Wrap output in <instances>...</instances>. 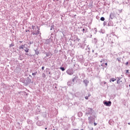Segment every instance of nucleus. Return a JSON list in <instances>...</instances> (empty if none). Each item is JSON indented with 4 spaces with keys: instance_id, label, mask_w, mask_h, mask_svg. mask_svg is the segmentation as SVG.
Returning <instances> with one entry per match:
<instances>
[{
    "instance_id": "obj_9",
    "label": "nucleus",
    "mask_w": 130,
    "mask_h": 130,
    "mask_svg": "<svg viewBox=\"0 0 130 130\" xmlns=\"http://www.w3.org/2000/svg\"><path fill=\"white\" fill-rule=\"evenodd\" d=\"M93 119V117H88V122L89 123H92V120Z\"/></svg>"
},
{
    "instance_id": "obj_25",
    "label": "nucleus",
    "mask_w": 130,
    "mask_h": 130,
    "mask_svg": "<svg viewBox=\"0 0 130 130\" xmlns=\"http://www.w3.org/2000/svg\"><path fill=\"white\" fill-rule=\"evenodd\" d=\"M14 44H11L10 45L9 47H13V46H14Z\"/></svg>"
},
{
    "instance_id": "obj_53",
    "label": "nucleus",
    "mask_w": 130,
    "mask_h": 130,
    "mask_svg": "<svg viewBox=\"0 0 130 130\" xmlns=\"http://www.w3.org/2000/svg\"><path fill=\"white\" fill-rule=\"evenodd\" d=\"M129 87H130V84L129 85Z\"/></svg>"
},
{
    "instance_id": "obj_44",
    "label": "nucleus",
    "mask_w": 130,
    "mask_h": 130,
    "mask_svg": "<svg viewBox=\"0 0 130 130\" xmlns=\"http://www.w3.org/2000/svg\"><path fill=\"white\" fill-rule=\"evenodd\" d=\"M95 54H96V55H98V53H96Z\"/></svg>"
},
{
    "instance_id": "obj_47",
    "label": "nucleus",
    "mask_w": 130,
    "mask_h": 130,
    "mask_svg": "<svg viewBox=\"0 0 130 130\" xmlns=\"http://www.w3.org/2000/svg\"><path fill=\"white\" fill-rule=\"evenodd\" d=\"M92 52H94V50H92Z\"/></svg>"
},
{
    "instance_id": "obj_40",
    "label": "nucleus",
    "mask_w": 130,
    "mask_h": 130,
    "mask_svg": "<svg viewBox=\"0 0 130 130\" xmlns=\"http://www.w3.org/2000/svg\"><path fill=\"white\" fill-rule=\"evenodd\" d=\"M122 81L120 80V83H122Z\"/></svg>"
},
{
    "instance_id": "obj_33",
    "label": "nucleus",
    "mask_w": 130,
    "mask_h": 130,
    "mask_svg": "<svg viewBox=\"0 0 130 130\" xmlns=\"http://www.w3.org/2000/svg\"><path fill=\"white\" fill-rule=\"evenodd\" d=\"M52 29H53V27L51 26V28H50V30H52Z\"/></svg>"
},
{
    "instance_id": "obj_15",
    "label": "nucleus",
    "mask_w": 130,
    "mask_h": 130,
    "mask_svg": "<svg viewBox=\"0 0 130 130\" xmlns=\"http://www.w3.org/2000/svg\"><path fill=\"white\" fill-rule=\"evenodd\" d=\"M78 46H79V47H80V48H82V49H84V47H83V45H82L81 43H79Z\"/></svg>"
},
{
    "instance_id": "obj_49",
    "label": "nucleus",
    "mask_w": 130,
    "mask_h": 130,
    "mask_svg": "<svg viewBox=\"0 0 130 130\" xmlns=\"http://www.w3.org/2000/svg\"><path fill=\"white\" fill-rule=\"evenodd\" d=\"M79 40H80V39H78V41H79Z\"/></svg>"
},
{
    "instance_id": "obj_17",
    "label": "nucleus",
    "mask_w": 130,
    "mask_h": 130,
    "mask_svg": "<svg viewBox=\"0 0 130 130\" xmlns=\"http://www.w3.org/2000/svg\"><path fill=\"white\" fill-rule=\"evenodd\" d=\"M35 53L37 54V55H38L39 54V51H38V50H36L35 51Z\"/></svg>"
},
{
    "instance_id": "obj_18",
    "label": "nucleus",
    "mask_w": 130,
    "mask_h": 130,
    "mask_svg": "<svg viewBox=\"0 0 130 130\" xmlns=\"http://www.w3.org/2000/svg\"><path fill=\"white\" fill-rule=\"evenodd\" d=\"M68 86H72V81H70L68 82Z\"/></svg>"
},
{
    "instance_id": "obj_7",
    "label": "nucleus",
    "mask_w": 130,
    "mask_h": 130,
    "mask_svg": "<svg viewBox=\"0 0 130 130\" xmlns=\"http://www.w3.org/2000/svg\"><path fill=\"white\" fill-rule=\"evenodd\" d=\"M27 46V45L24 44V45H22L21 46H19V49H24V48H25V47Z\"/></svg>"
},
{
    "instance_id": "obj_31",
    "label": "nucleus",
    "mask_w": 130,
    "mask_h": 130,
    "mask_svg": "<svg viewBox=\"0 0 130 130\" xmlns=\"http://www.w3.org/2000/svg\"><path fill=\"white\" fill-rule=\"evenodd\" d=\"M29 44H30V45H31V44H33V42H30V43H29Z\"/></svg>"
},
{
    "instance_id": "obj_20",
    "label": "nucleus",
    "mask_w": 130,
    "mask_h": 130,
    "mask_svg": "<svg viewBox=\"0 0 130 130\" xmlns=\"http://www.w3.org/2000/svg\"><path fill=\"white\" fill-rule=\"evenodd\" d=\"M105 18L104 17H102L101 18V21H105Z\"/></svg>"
},
{
    "instance_id": "obj_46",
    "label": "nucleus",
    "mask_w": 130,
    "mask_h": 130,
    "mask_svg": "<svg viewBox=\"0 0 130 130\" xmlns=\"http://www.w3.org/2000/svg\"><path fill=\"white\" fill-rule=\"evenodd\" d=\"M104 84H106V82H104Z\"/></svg>"
},
{
    "instance_id": "obj_29",
    "label": "nucleus",
    "mask_w": 130,
    "mask_h": 130,
    "mask_svg": "<svg viewBox=\"0 0 130 130\" xmlns=\"http://www.w3.org/2000/svg\"><path fill=\"white\" fill-rule=\"evenodd\" d=\"M46 54V56H47V57H48V56H49V54H48V53H47V54Z\"/></svg>"
},
{
    "instance_id": "obj_21",
    "label": "nucleus",
    "mask_w": 130,
    "mask_h": 130,
    "mask_svg": "<svg viewBox=\"0 0 130 130\" xmlns=\"http://www.w3.org/2000/svg\"><path fill=\"white\" fill-rule=\"evenodd\" d=\"M42 77L43 78H45L46 77V75H45V73L42 74Z\"/></svg>"
},
{
    "instance_id": "obj_28",
    "label": "nucleus",
    "mask_w": 130,
    "mask_h": 130,
    "mask_svg": "<svg viewBox=\"0 0 130 130\" xmlns=\"http://www.w3.org/2000/svg\"><path fill=\"white\" fill-rule=\"evenodd\" d=\"M85 99L86 100H88L89 99V96H85Z\"/></svg>"
},
{
    "instance_id": "obj_23",
    "label": "nucleus",
    "mask_w": 130,
    "mask_h": 130,
    "mask_svg": "<svg viewBox=\"0 0 130 130\" xmlns=\"http://www.w3.org/2000/svg\"><path fill=\"white\" fill-rule=\"evenodd\" d=\"M76 80H77V77H74V79L72 80V81L74 82H75V81H76Z\"/></svg>"
},
{
    "instance_id": "obj_1",
    "label": "nucleus",
    "mask_w": 130,
    "mask_h": 130,
    "mask_svg": "<svg viewBox=\"0 0 130 130\" xmlns=\"http://www.w3.org/2000/svg\"><path fill=\"white\" fill-rule=\"evenodd\" d=\"M31 28L32 29V35H36L38 36L39 35L40 37H41V32H40V28L37 25H32Z\"/></svg>"
},
{
    "instance_id": "obj_36",
    "label": "nucleus",
    "mask_w": 130,
    "mask_h": 130,
    "mask_svg": "<svg viewBox=\"0 0 130 130\" xmlns=\"http://www.w3.org/2000/svg\"><path fill=\"white\" fill-rule=\"evenodd\" d=\"M126 73H128V70H126Z\"/></svg>"
},
{
    "instance_id": "obj_43",
    "label": "nucleus",
    "mask_w": 130,
    "mask_h": 130,
    "mask_svg": "<svg viewBox=\"0 0 130 130\" xmlns=\"http://www.w3.org/2000/svg\"><path fill=\"white\" fill-rule=\"evenodd\" d=\"M28 31H29V30H26V32H28Z\"/></svg>"
},
{
    "instance_id": "obj_26",
    "label": "nucleus",
    "mask_w": 130,
    "mask_h": 130,
    "mask_svg": "<svg viewBox=\"0 0 130 130\" xmlns=\"http://www.w3.org/2000/svg\"><path fill=\"white\" fill-rule=\"evenodd\" d=\"M86 46H87V45L86 44H84L83 45V47H84V49H85V47H86Z\"/></svg>"
},
{
    "instance_id": "obj_52",
    "label": "nucleus",
    "mask_w": 130,
    "mask_h": 130,
    "mask_svg": "<svg viewBox=\"0 0 130 130\" xmlns=\"http://www.w3.org/2000/svg\"><path fill=\"white\" fill-rule=\"evenodd\" d=\"M81 130H84L83 129H81Z\"/></svg>"
},
{
    "instance_id": "obj_34",
    "label": "nucleus",
    "mask_w": 130,
    "mask_h": 130,
    "mask_svg": "<svg viewBox=\"0 0 130 130\" xmlns=\"http://www.w3.org/2000/svg\"><path fill=\"white\" fill-rule=\"evenodd\" d=\"M94 125H97V123L96 122L94 123Z\"/></svg>"
},
{
    "instance_id": "obj_42",
    "label": "nucleus",
    "mask_w": 130,
    "mask_h": 130,
    "mask_svg": "<svg viewBox=\"0 0 130 130\" xmlns=\"http://www.w3.org/2000/svg\"><path fill=\"white\" fill-rule=\"evenodd\" d=\"M73 130H79V129H74Z\"/></svg>"
},
{
    "instance_id": "obj_16",
    "label": "nucleus",
    "mask_w": 130,
    "mask_h": 130,
    "mask_svg": "<svg viewBox=\"0 0 130 130\" xmlns=\"http://www.w3.org/2000/svg\"><path fill=\"white\" fill-rule=\"evenodd\" d=\"M60 70H61L62 72H64V71H66V69H64L63 67H60Z\"/></svg>"
},
{
    "instance_id": "obj_22",
    "label": "nucleus",
    "mask_w": 130,
    "mask_h": 130,
    "mask_svg": "<svg viewBox=\"0 0 130 130\" xmlns=\"http://www.w3.org/2000/svg\"><path fill=\"white\" fill-rule=\"evenodd\" d=\"M36 75H37V71L32 74V76H35Z\"/></svg>"
},
{
    "instance_id": "obj_5",
    "label": "nucleus",
    "mask_w": 130,
    "mask_h": 130,
    "mask_svg": "<svg viewBox=\"0 0 130 130\" xmlns=\"http://www.w3.org/2000/svg\"><path fill=\"white\" fill-rule=\"evenodd\" d=\"M114 17H115V15H114V13H111L110 14V19L112 20L114 19Z\"/></svg>"
},
{
    "instance_id": "obj_27",
    "label": "nucleus",
    "mask_w": 130,
    "mask_h": 130,
    "mask_svg": "<svg viewBox=\"0 0 130 130\" xmlns=\"http://www.w3.org/2000/svg\"><path fill=\"white\" fill-rule=\"evenodd\" d=\"M117 79H118L117 80H119V81H120V80H121V77H117Z\"/></svg>"
},
{
    "instance_id": "obj_48",
    "label": "nucleus",
    "mask_w": 130,
    "mask_h": 130,
    "mask_svg": "<svg viewBox=\"0 0 130 130\" xmlns=\"http://www.w3.org/2000/svg\"><path fill=\"white\" fill-rule=\"evenodd\" d=\"M29 82H31V79H29Z\"/></svg>"
},
{
    "instance_id": "obj_2",
    "label": "nucleus",
    "mask_w": 130,
    "mask_h": 130,
    "mask_svg": "<svg viewBox=\"0 0 130 130\" xmlns=\"http://www.w3.org/2000/svg\"><path fill=\"white\" fill-rule=\"evenodd\" d=\"M66 72L70 76H72V75H74V70H73V69H68Z\"/></svg>"
},
{
    "instance_id": "obj_19",
    "label": "nucleus",
    "mask_w": 130,
    "mask_h": 130,
    "mask_svg": "<svg viewBox=\"0 0 130 130\" xmlns=\"http://www.w3.org/2000/svg\"><path fill=\"white\" fill-rule=\"evenodd\" d=\"M87 29H85V28H83V29H82L83 33H86L87 32Z\"/></svg>"
},
{
    "instance_id": "obj_41",
    "label": "nucleus",
    "mask_w": 130,
    "mask_h": 130,
    "mask_svg": "<svg viewBox=\"0 0 130 130\" xmlns=\"http://www.w3.org/2000/svg\"><path fill=\"white\" fill-rule=\"evenodd\" d=\"M45 129H47V127H45Z\"/></svg>"
},
{
    "instance_id": "obj_14",
    "label": "nucleus",
    "mask_w": 130,
    "mask_h": 130,
    "mask_svg": "<svg viewBox=\"0 0 130 130\" xmlns=\"http://www.w3.org/2000/svg\"><path fill=\"white\" fill-rule=\"evenodd\" d=\"M79 61H80V62H81V63L84 62V58H83V56H81V59L79 60Z\"/></svg>"
},
{
    "instance_id": "obj_51",
    "label": "nucleus",
    "mask_w": 130,
    "mask_h": 130,
    "mask_svg": "<svg viewBox=\"0 0 130 130\" xmlns=\"http://www.w3.org/2000/svg\"><path fill=\"white\" fill-rule=\"evenodd\" d=\"M128 124H129H129H130V123H129H129H128Z\"/></svg>"
},
{
    "instance_id": "obj_37",
    "label": "nucleus",
    "mask_w": 130,
    "mask_h": 130,
    "mask_svg": "<svg viewBox=\"0 0 130 130\" xmlns=\"http://www.w3.org/2000/svg\"><path fill=\"white\" fill-rule=\"evenodd\" d=\"M20 43H22L23 41H19Z\"/></svg>"
},
{
    "instance_id": "obj_55",
    "label": "nucleus",
    "mask_w": 130,
    "mask_h": 130,
    "mask_svg": "<svg viewBox=\"0 0 130 130\" xmlns=\"http://www.w3.org/2000/svg\"><path fill=\"white\" fill-rule=\"evenodd\" d=\"M56 1H58V0H56Z\"/></svg>"
},
{
    "instance_id": "obj_45",
    "label": "nucleus",
    "mask_w": 130,
    "mask_h": 130,
    "mask_svg": "<svg viewBox=\"0 0 130 130\" xmlns=\"http://www.w3.org/2000/svg\"><path fill=\"white\" fill-rule=\"evenodd\" d=\"M117 60H118V61H119V59L118 58H117Z\"/></svg>"
},
{
    "instance_id": "obj_32",
    "label": "nucleus",
    "mask_w": 130,
    "mask_h": 130,
    "mask_svg": "<svg viewBox=\"0 0 130 130\" xmlns=\"http://www.w3.org/2000/svg\"><path fill=\"white\" fill-rule=\"evenodd\" d=\"M44 69H45V67H42V70H44Z\"/></svg>"
},
{
    "instance_id": "obj_6",
    "label": "nucleus",
    "mask_w": 130,
    "mask_h": 130,
    "mask_svg": "<svg viewBox=\"0 0 130 130\" xmlns=\"http://www.w3.org/2000/svg\"><path fill=\"white\" fill-rule=\"evenodd\" d=\"M24 50V51H25V52H27V53L29 52V49L28 48V45L25 46Z\"/></svg>"
},
{
    "instance_id": "obj_3",
    "label": "nucleus",
    "mask_w": 130,
    "mask_h": 130,
    "mask_svg": "<svg viewBox=\"0 0 130 130\" xmlns=\"http://www.w3.org/2000/svg\"><path fill=\"white\" fill-rule=\"evenodd\" d=\"M104 104L106 105V106L110 107L111 106V101H106L104 103Z\"/></svg>"
},
{
    "instance_id": "obj_35",
    "label": "nucleus",
    "mask_w": 130,
    "mask_h": 130,
    "mask_svg": "<svg viewBox=\"0 0 130 130\" xmlns=\"http://www.w3.org/2000/svg\"><path fill=\"white\" fill-rule=\"evenodd\" d=\"M104 25H106V22H104Z\"/></svg>"
},
{
    "instance_id": "obj_11",
    "label": "nucleus",
    "mask_w": 130,
    "mask_h": 130,
    "mask_svg": "<svg viewBox=\"0 0 130 130\" xmlns=\"http://www.w3.org/2000/svg\"><path fill=\"white\" fill-rule=\"evenodd\" d=\"M86 50H87L88 54H90V47H89V45L87 46V48H86Z\"/></svg>"
},
{
    "instance_id": "obj_12",
    "label": "nucleus",
    "mask_w": 130,
    "mask_h": 130,
    "mask_svg": "<svg viewBox=\"0 0 130 130\" xmlns=\"http://www.w3.org/2000/svg\"><path fill=\"white\" fill-rule=\"evenodd\" d=\"M114 81H116V79L113 78L110 79L109 82L111 83V82H114Z\"/></svg>"
},
{
    "instance_id": "obj_24",
    "label": "nucleus",
    "mask_w": 130,
    "mask_h": 130,
    "mask_svg": "<svg viewBox=\"0 0 130 130\" xmlns=\"http://www.w3.org/2000/svg\"><path fill=\"white\" fill-rule=\"evenodd\" d=\"M117 84H120V80H117Z\"/></svg>"
},
{
    "instance_id": "obj_50",
    "label": "nucleus",
    "mask_w": 130,
    "mask_h": 130,
    "mask_svg": "<svg viewBox=\"0 0 130 130\" xmlns=\"http://www.w3.org/2000/svg\"><path fill=\"white\" fill-rule=\"evenodd\" d=\"M88 97H90V94L88 95Z\"/></svg>"
},
{
    "instance_id": "obj_39",
    "label": "nucleus",
    "mask_w": 130,
    "mask_h": 130,
    "mask_svg": "<svg viewBox=\"0 0 130 130\" xmlns=\"http://www.w3.org/2000/svg\"><path fill=\"white\" fill-rule=\"evenodd\" d=\"M105 66H107V63H105Z\"/></svg>"
},
{
    "instance_id": "obj_54",
    "label": "nucleus",
    "mask_w": 130,
    "mask_h": 130,
    "mask_svg": "<svg viewBox=\"0 0 130 130\" xmlns=\"http://www.w3.org/2000/svg\"><path fill=\"white\" fill-rule=\"evenodd\" d=\"M53 130H55V129H53Z\"/></svg>"
},
{
    "instance_id": "obj_4",
    "label": "nucleus",
    "mask_w": 130,
    "mask_h": 130,
    "mask_svg": "<svg viewBox=\"0 0 130 130\" xmlns=\"http://www.w3.org/2000/svg\"><path fill=\"white\" fill-rule=\"evenodd\" d=\"M87 112L86 113V114H92V111H93V109L92 108H88L87 109Z\"/></svg>"
},
{
    "instance_id": "obj_10",
    "label": "nucleus",
    "mask_w": 130,
    "mask_h": 130,
    "mask_svg": "<svg viewBox=\"0 0 130 130\" xmlns=\"http://www.w3.org/2000/svg\"><path fill=\"white\" fill-rule=\"evenodd\" d=\"M108 26H113V22L111 20L109 21V23H108Z\"/></svg>"
},
{
    "instance_id": "obj_13",
    "label": "nucleus",
    "mask_w": 130,
    "mask_h": 130,
    "mask_svg": "<svg viewBox=\"0 0 130 130\" xmlns=\"http://www.w3.org/2000/svg\"><path fill=\"white\" fill-rule=\"evenodd\" d=\"M79 117H82L83 116V113L79 112L78 114Z\"/></svg>"
},
{
    "instance_id": "obj_8",
    "label": "nucleus",
    "mask_w": 130,
    "mask_h": 130,
    "mask_svg": "<svg viewBox=\"0 0 130 130\" xmlns=\"http://www.w3.org/2000/svg\"><path fill=\"white\" fill-rule=\"evenodd\" d=\"M83 82L85 84L86 87H87V86H88V84H89V81L87 79H85L83 81Z\"/></svg>"
},
{
    "instance_id": "obj_30",
    "label": "nucleus",
    "mask_w": 130,
    "mask_h": 130,
    "mask_svg": "<svg viewBox=\"0 0 130 130\" xmlns=\"http://www.w3.org/2000/svg\"><path fill=\"white\" fill-rule=\"evenodd\" d=\"M128 64V62H126V63H125V66H127Z\"/></svg>"
},
{
    "instance_id": "obj_38",
    "label": "nucleus",
    "mask_w": 130,
    "mask_h": 130,
    "mask_svg": "<svg viewBox=\"0 0 130 130\" xmlns=\"http://www.w3.org/2000/svg\"><path fill=\"white\" fill-rule=\"evenodd\" d=\"M25 55H28V53H25Z\"/></svg>"
}]
</instances>
